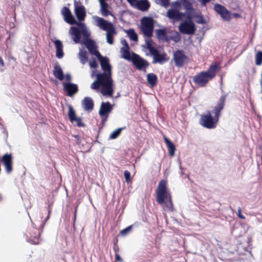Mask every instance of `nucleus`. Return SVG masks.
Segmentation results:
<instances>
[{
	"label": "nucleus",
	"instance_id": "f257e3e1",
	"mask_svg": "<svg viewBox=\"0 0 262 262\" xmlns=\"http://www.w3.org/2000/svg\"><path fill=\"white\" fill-rule=\"evenodd\" d=\"M100 62L103 73L96 75L97 79L91 85L93 90H98L105 96L112 97L115 89V84L112 78L111 66L108 59L106 57H97Z\"/></svg>",
	"mask_w": 262,
	"mask_h": 262
},
{
	"label": "nucleus",
	"instance_id": "f03ea898",
	"mask_svg": "<svg viewBox=\"0 0 262 262\" xmlns=\"http://www.w3.org/2000/svg\"><path fill=\"white\" fill-rule=\"evenodd\" d=\"M156 200L165 211H172L174 210L170 193L167 186V182L161 180L156 189Z\"/></svg>",
	"mask_w": 262,
	"mask_h": 262
},
{
	"label": "nucleus",
	"instance_id": "7ed1b4c3",
	"mask_svg": "<svg viewBox=\"0 0 262 262\" xmlns=\"http://www.w3.org/2000/svg\"><path fill=\"white\" fill-rule=\"evenodd\" d=\"M225 100V96H221L213 111V113L215 114L214 118H213L211 116L210 112H208L207 114H203L201 116L200 124L202 126L207 128H213L216 126L220 116V111L224 107Z\"/></svg>",
	"mask_w": 262,
	"mask_h": 262
},
{
	"label": "nucleus",
	"instance_id": "20e7f679",
	"mask_svg": "<svg viewBox=\"0 0 262 262\" xmlns=\"http://www.w3.org/2000/svg\"><path fill=\"white\" fill-rule=\"evenodd\" d=\"M94 24L99 29L106 32V41L110 45L114 43V36L117 32L114 24L103 18L94 15L92 16Z\"/></svg>",
	"mask_w": 262,
	"mask_h": 262
},
{
	"label": "nucleus",
	"instance_id": "39448f33",
	"mask_svg": "<svg viewBox=\"0 0 262 262\" xmlns=\"http://www.w3.org/2000/svg\"><path fill=\"white\" fill-rule=\"evenodd\" d=\"M155 43L151 39H145L144 46L148 51L149 54L153 56V63L163 64L169 60V57L165 52L158 50L155 47Z\"/></svg>",
	"mask_w": 262,
	"mask_h": 262
},
{
	"label": "nucleus",
	"instance_id": "423d86ee",
	"mask_svg": "<svg viewBox=\"0 0 262 262\" xmlns=\"http://www.w3.org/2000/svg\"><path fill=\"white\" fill-rule=\"evenodd\" d=\"M219 66L212 64L206 71L201 72L193 77L194 82L201 86H205L215 75Z\"/></svg>",
	"mask_w": 262,
	"mask_h": 262
},
{
	"label": "nucleus",
	"instance_id": "0eeeda50",
	"mask_svg": "<svg viewBox=\"0 0 262 262\" xmlns=\"http://www.w3.org/2000/svg\"><path fill=\"white\" fill-rule=\"evenodd\" d=\"M181 4L179 1L171 3V8L166 12V16L172 20L174 23L176 21L182 20L185 16V13L180 12Z\"/></svg>",
	"mask_w": 262,
	"mask_h": 262
},
{
	"label": "nucleus",
	"instance_id": "6e6552de",
	"mask_svg": "<svg viewBox=\"0 0 262 262\" xmlns=\"http://www.w3.org/2000/svg\"><path fill=\"white\" fill-rule=\"evenodd\" d=\"M154 21L152 18L147 17L142 18L141 20V30L147 39H150L152 36Z\"/></svg>",
	"mask_w": 262,
	"mask_h": 262
},
{
	"label": "nucleus",
	"instance_id": "1a4fd4ad",
	"mask_svg": "<svg viewBox=\"0 0 262 262\" xmlns=\"http://www.w3.org/2000/svg\"><path fill=\"white\" fill-rule=\"evenodd\" d=\"M188 19H191L189 16ZM179 29L180 32L185 34H192L195 31V27L194 23L191 20L185 21L180 24Z\"/></svg>",
	"mask_w": 262,
	"mask_h": 262
},
{
	"label": "nucleus",
	"instance_id": "9d476101",
	"mask_svg": "<svg viewBox=\"0 0 262 262\" xmlns=\"http://www.w3.org/2000/svg\"><path fill=\"white\" fill-rule=\"evenodd\" d=\"M173 60L177 67H182L189 61L188 57L182 50H178L173 53Z\"/></svg>",
	"mask_w": 262,
	"mask_h": 262
},
{
	"label": "nucleus",
	"instance_id": "9b49d317",
	"mask_svg": "<svg viewBox=\"0 0 262 262\" xmlns=\"http://www.w3.org/2000/svg\"><path fill=\"white\" fill-rule=\"evenodd\" d=\"M113 110V105L108 102H102L99 111V114L102 118L103 122L106 121L109 114Z\"/></svg>",
	"mask_w": 262,
	"mask_h": 262
},
{
	"label": "nucleus",
	"instance_id": "f8f14e48",
	"mask_svg": "<svg viewBox=\"0 0 262 262\" xmlns=\"http://www.w3.org/2000/svg\"><path fill=\"white\" fill-rule=\"evenodd\" d=\"M131 60L137 68L140 70L146 69L148 65L146 60L135 53H133V57Z\"/></svg>",
	"mask_w": 262,
	"mask_h": 262
},
{
	"label": "nucleus",
	"instance_id": "ddd939ff",
	"mask_svg": "<svg viewBox=\"0 0 262 262\" xmlns=\"http://www.w3.org/2000/svg\"><path fill=\"white\" fill-rule=\"evenodd\" d=\"M128 3L133 7H135L142 11L147 10L150 4L147 0H127Z\"/></svg>",
	"mask_w": 262,
	"mask_h": 262
},
{
	"label": "nucleus",
	"instance_id": "4468645a",
	"mask_svg": "<svg viewBox=\"0 0 262 262\" xmlns=\"http://www.w3.org/2000/svg\"><path fill=\"white\" fill-rule=\"evenodd\" d=\"M214 10L221 15L224 20L229 21L231 19V13L224 6L220 4H215L214 5Z\"/></svg>",
	"mask_w": 262,
	"mask_h": 262
},
{
	"label": "nucleus",
	"instance_id": "2eb2a0df",
	"mask_svg": "<svg viewBox=\"0 0 262 262\" xmlns=\"http://www.w3.org/2000/svg\"><path fill=\"white\" fill-rule=\"evenodd\" d=\"M74 13L79 22L84 20L86 16V11L83 6L75 4Z\"/></svg>",
	"mask_w": 262,
	"mask_h": 262
},
{
	"label": "nucleus",
	"instance_id": "dca6fc26",
	"mask_svg": "<svg viewBox=\"0 0 262 262\" xmlns=\"http://www.w3.org/2000/svg\"><path fill=\"white\" fill-rule=\"evenodd\" d=\"M61 14L63 16L64 20L67 23L71 25L77 24V21L74 18L70 9L67 7H64L62 8Z\"/></svg>",
	"mask_w": 262,
	"mask_h": 262
},
{
	"label": "nucleus",
	"instance_id": "f3484780",
	"mask_svg": "<svg viewBox=\"0 0 262 262\" xmlns=\"http://www.w3.org/2000/svg\"><path fill=\"white\" fill-rule=\"evenodd\" d=\"M2 162L4 164L6 170L9 173L12 170V157L11 154H5L2 158Z\"/></svg>",
	"mask_w": 262,
	"mask_h": 262
},
{
	"label": "nucleus",
	"instance_id": "a211bd4d",
	"mask_svg": "<svg viewBox=\"0 0 262 262\" xmlns=\"http://www.w3.org/2000/svg\"><path fill=\"white\" fill-rule=\"evenodd\" d=\"M84 43L92 54L95 55L97 57H100V54L97 51V47L94 41L91 39H85Z\"/></svg>",
	"mask_w": 262,
	"mask_h": 262
},
{
	"label": "nucleus",
	"instance_id": "6ab92c4d",
	"mask_svg": "<svg viewBox=\"0 0 262 262\" xmlns=\"http://www.w3.org/2000/svg\"><path fill=\"white\" fill-rule=\"evenodd\" d=\"M64 90L67 92L69 96L72 97L78 91L76 84L72 83H63Z\"/></svg>",
	"mask_w": 262,
	"mask_h": 262
},
{
	"label": "nucleus",
	"instance_id": "aec40b11",
	"mask_svg": "<svg viewBox=\"0 0 262 262\" xmlns=\"http://www.w3.org/2000/svg\"><path fill=\"white\" fill-rule=\"evenodd\" d=\"M70 35L72 36V39L75 43H78L80 40V29L76 27H71L69 32Z\"/></svg>",
	"mask_w": 262,
	"mask_h": 262
},
{
	"label": "nucleus",
	"instance_id": "412c9836",
	"mask_svg": "<svg viewBox=\"0 0 262 262\" xmlns=\"http://www.w3.org/2000/svg\"><path fill=\"white\" fill-rule=\"evenodd\" d=\"M54 42L56 49V56L58 58H61L64 55L63 52V45L62 42L58 39L52 40Z\"/></svg>",
	"mask_w": 262,
	"mask_h": 262
},
{
	"label": "nucleus",
	"instance_id": "4be33fe9",
	"mask_svg": "<svg viewBox=\"0 0 262 262\" xmlns=\"http://www.w3.org/2000/svg\"><path fill=\"white\" fill-rule=\"evenodd\" d=\"M179 2L181 4V6L183 5L188 15H190L195 11V9L193 8L192 3L189 0H181Z\"/></svg>",
	"mask_w": 262,
	"mask_h": 262
},
{
	"label": "nucleus",
	"instance_id": "5701e85b",
	"mask_svg": "<svg viewBox=\"0 0 262 262\" xmlns=\"http://www.w3.org/2000/svg\"><path fill=\"white\" fill-rule=\"evenodd\" d=\"M82 105L85 110L92 111L94 107L93 101L90 97H85L82 101Z\"/></svg>",
	"mask_w": 262,
	"mask_h": 262
},
{
	"label": "nucleus",
	"instance_id": "b1692460",
	"mask_svg": "<svg viewBox=\"0 0 262 262\" xmlns=\"http://www.w3.org/2000/svg\"><path fill=\"white\" fill-rule=\"evenodd\" d=\"M80 29V33L86 39L90 36V32L87 29L85 24L81 22H77L76 24Z\"/></svg>",
	"mask_w": 262,
	"mask_h": 262
},
{
	"label": "nucleus",
	"instance_id": "393cba45",
	"mask_svg": "<svg viewBox=\"0 0 262 262\" xmlns=\"http://www.w3.org/2000/svg\"><path fill=\"white\" fill-rule=\"evenodd\" d=\"M120 52L122 57L128 60L132 59L133 57V53H130L129 51V47H122L121 48Z\"/></svg>",
	"mask_w": 262,
	"mask_h": 262
},
{
	"label": "nucleus",
	"instance_id": "a878e982",
	"mask_svg": "<svg viewBox=\"0 0 262 262\" xmlns=\"http://www.w3.org/2000/svg\"><path fill=\"white\" fill-rule=\"evenodd\" d=\"M164 141L167 146L169 155L173 157L174 155L176 147L166 137H164Z\"/></svg>",
	"mask_w": 262,
	"mask_h": 262
},
{
	"label": "nucleus",
	"instance_id": "bb28decb",
	"mask_svg": "<svg viewBox=\"0 0 262 262\" xmlns=\"http://www.w3.org/2000/svg\"><path fill=\"white\" fill-rule=\"evenodd\" d=\"M53 72L54 76L56 78H57L60 80H62L63 79V74L62 70L60 66L56 65L54 67Z\"/></svg>",
	"mask_w": 262,
	"mask_h": 262
},
{
	"label": "nucleus",
	"instance_id": "cd10ccee",
	"mask_svg": "<svg viewBox=\"0 0 262 262\" xmlns=\"http://www.w3.org/2000/svg\"><path fill=\"white\" fill-rule=\"evenodd\" d=\"M100 11L103 16H107L108 15H112L111 11L108 10L109 5L107 3L100 4Z\"/></svg>",
	"mask_w": 262,
	"mask_h": 262
},
{
	"label": "nucleus",
	"instance_id": "c85d7f7f",
	"mask_svg": "<svg viewBox=\"0 0 262 262\" xmlns=\"http://www.w3.org/2000/svg\"><path fill=\"white\" fill-rule=\"evenodd\" d=\"M147 80L149 84L153 86L157 83V77L155 74L153 73H150L147 75Z\"/></svg>",
	"mask_w": 262,
	"mask_h": 262
},
{
	"label": "nucleus",
	"instance_id": "c756f323",
	"mask_svg": "<svg viewBox=\"0 0 262 262\" xmlns=\"http://www.w3.org/2000/svg\"><path fill=\"white\" fill-rule=\"evenodd\" d=\"M156 34L158 38L160 40H165L167 39L166 30L159 29L156 30Z\"/></svg>",
	"mask_w": 262,
	"mask_h": 262
},
{
	"label": "nucleus",
	"instance_id": "7c9ffc66",
	"mask_svg": "<svg viewBox=\"0 0 262 262\" xmlns=\"http://www.w3.org/2000/svg\"><path fill=\"white\" fill-rule=\"evenodd\" d=\"M126 33L131 40L135 41L138 40V35L133 29L128 30Z\"/></svg>",
	"mask_w": 262,
	"mask_h": 262
},
{
	"label": "nucleus",
	"instance_id": "2f4dec72",
	"mask_svg": "<svg viewBox=\"0 0 262 262\" xmlns=\"http://www.w3.org/2000/svg\"><path fill=\"white\" fill-rule=\"evenodd\" d=\"M87 53L86 51H83L82 50H80L79 53V58L81 62L84 64L87 61V57H86Z\"/></svg>",
	"mask_w": 262,
	"mask_h": 262
},
{
	"label": "nucleus",
	"instance_id": "473e14b6",
	"mask_svg": "<svg viewBox=\"0 0 262 262\" xmlns=\"http://www.w3.org/2000/svg\"><path fill=\"white\" fill-rule=\"evenodd\" d=\"M68 116L70 121L74 122V120L77 118L75 115V112L71 106H69Z\"/></svg>",
	"mask_w": 262,
	"mask_h": 262
},
{
	"label": "nucleus",
	"instance_id": "72a5a7b5",
	"mask_svg": "<svg viewBox=\"0 0 262 262\" xmlns=\"http://www.w3.org/2000/svg\"><path fill=\"white\" fill-rule=\"evenodd\" d=\"M193 17L197 18L196 20V22L197 23L200 24H204L206 23V21L201 13H196L195 15L193 16Z\"/></svg>",
	"mask_w": 262,
	"mask_h": 262
},
{
	"label": "nucleus",
	"instance_id": "f704fd0d",
	"mask_svg": "<svg viewBox=\"0 0 262 262\" xmlns=\"http://www.w3.org/2000/svg\"><path fill=\"white\" fill-rule=\"evenodd\" d=\"M255 64L260 66L262 64V52L258 51L255 55Z\"/></svg>",
	"mask_w": 262,
	"mask_h": 262
},
{
	"label": "nucleus",
	"instance_id": "c9c22d12",
	"mask_svg": "<svg viewBox=\"0 0 262 262\" xmlns=\"http://www.w3.org/2000/svg\"><path fill=\"white\" fill-rule=\"evenodd\" d=\"M122 129L118 128L114 130L110 136V139H116L121 133Z\"/></svg>",
	"mask_w": 262,
	"mask_h": 262
},
{
	"label": "nucleus",
	"instance_id": "e433bc0d",
	"mask_svg": "<svg viewBox=\"0 0 262 262\" xmlns=\"http://www.w3.org/2000/svg\"><path fill=\"white\" fill-rule=\"evenodd\" d=\"M156 1L157 3L164 7H167L169 4V0H156Z\"/></svg>",
	"mask_w": 262,
	"mask_h": 262
},
{
	"label": "nucleus",
	"instance_id": "4c0bfd02",
	"mask_svg": "<svg viewBox=\"0 0 262 262\" xmlns=\"http://www.w3.org/2000/svg\"><path fill=\"white\" fill-rule=\"evenodd\" d=\"M28 241L32 244H38L39 243V239L38 236H32V238L28 239Z\"/></svg>",
	"mask_w": 262,
	"mask_h": 262
},
{
	"label": "nucleus",
	"instance_id": "58836bf2",
	"mask_svg": "<svg viewBox=\"0 0 262 262\" xmlns=\"http://www.w3.org/2000/svg\"><path fill=\"white\" fill-rule=\"evenodd\" d=\"M132 226H128V227L123 229L120 231V234L122 236H124L128 233L132 229Z\"/></svg>",
	"mask_w": 262,
	"mask_h": 262
},
{
	"label": "nucleus",
	"instance_id": "ea45409f",
	"mask_svg": "<svg viewBox=\"0 0 262 262\" xmlns=\"http://www.w3.org/2000/svg\"><path fill=\"white\" fill-rule=\"evenodd\" d=\"M124 176L125 179L126 180V182L127 183H128L130 182V173L129 171L127 170H125L124 172Z\"/></svg>",
	"mask_w": 262,
	"mask_h": 262
},
{
	"label": "nucleus",
	"instance_id": "a19ab883",
	"mask_svg": "<svg viewBox=\"0 0 262 262\" xmlns=\"http://www.w3.org/2000/svg\"><path fill=\"white\" fill-rule=\"evenodd\" d=\"M74 122H75L78 126L81 127L84 126V124L82 122L80 118H76L74 120Z\"/></svg>",
	"mask_w": 262,
	"mask_h": 262
},
{
	"label": "nucleus",
	"instance_id": "79ce46f5",
	"mask_svg": "<svg viewBox=\"0 0 262 262\" xmlns=\"http://www.w3.org/2000/svg\"><path fill=\"white\" fill-rule=\"evenodd\" d=\"M89 65L91 68L96 69L98 67V64L95 59L90 61Z\"/></svg>",
	"mask_w": 262,
	"mask_h": 262
},
{
	"label": "nucleus",
	"instance_id": "37998d69",
	"mask_svg": "<svg viewBox=\"0 0 262 262\" xmlns=\"http://www.w3.org/2000/svg\"><path fill=\"white\" fill-rule=\"evenodd\" d=\"M172 39L175 41V42H178L181 39V37L180 34L176 32L175 34V35L173 36V37L172 38Z\"/></svg>",
	"mask_w": 262,
	"mask_h": 262
},
{
	"label": "nucleus",
	"instance_id": "c03bdc74",
	"mask_svg": "<svg viewBox=\"0 0 262 262\" xmlns=\"http://www.w3.org/2000/svg\"><path fill=\"white\" fill-rule=\"evenodd\" d=\"M237 211H238L237 216L242 219H245V217L242 214V210L240 207H239L238 208Z\"/></svg>",
	"mask_w": 262,
	"mask_h": 262
},
{
	"label": "nucleus",
	"instance_id": "a18cd8bd",
	"mask_svg": "<svg viewBox=\"0 0 262 262\" xmlns=\"http://www.w3.org/2000/svg\"><path fill=\"white\" fill-rule=\"evenodd\" d=\"M121 42L123 46V47H129L125 39H121Z\"/></svg>",
	"mask_w": 262,
	"mask_h": 262
},
{
	"label": "nucleus",
	"instance_id": "49530a36",
	"mask_svg": "<svg viewBox=\"0 0 262 262\" xmlns=\"http://www.w3.org/2000/svg\"><path fill=\"white\" fill-rule=\"evenodd\" d=\"M115 259H116V260H117V261H119L120 262L122 261V259L121 258V257L119 256V255L118 254H116Z\"/></svg>",
	"mask_w": 262,
	"mask_h": 262
},
{
	"label": "nucleus",
	"instance_id": "de8ad7c7",
	"mask_svg": "<svg viewBox=\"0 0 262 262\" xmlns=\"http://www.w3.org/2000/svg\"><path fill=\"white\" fill-rule=\"evenodd\" d=\"M66 80L70 81L71 80V76L69 74H67L65 76Z\"/></svg>",
	"mask_w": 262,
	"mask_h": 262
},
{
	"label": "nucleus",
	"instance_id": "09e8293b",
	"mask_svg": "<svg viewBox=\"0 0 262 262\" xmlns=\"http://www.w3.org/2000/svg\"><path fill=\"white\" fill-rule=\"evenodd\" d=\"M0 64L2 66H4V62L2 58L0 57Z\"/></svg>",
	"mask_w": 262,
	"mask_h": 262
},
{
	"label": "nucleus",
	"instance_id": "8fccbe9b",
	"mask_svg": "<svg viewBox=\"0 0 262 262\" xmlns=\"http://www.w3.org/2000/svg\"><path fill=\"white\" fill-rule=\"evenodd\" d=\"M99 4H102L104 3H106V0H98Z\"/></svg>",
	"mask_w": 262,
	"mask_h": 262
},
{
	"label": "nucleus",
	"instance_id": "3c124183",
	"mask_svg": "<svg viewBox=\"0 0 262 262\" xmlns=\"http://www.w3.org/2000/svg\"><path fill=\"white\" fill-rule=\"evenodd\" d=\"M233 16L235 17H237L239 16V14L237 13H235L233 14Z\"/></svg>",
	"mask_w": 262,
	"mask_h": 262
},
{
	"label": "nucleus",
	"instance_id": "603ef678",
	"mask_svg": "<svg viewBox=\"0 0 262 262\" xmlns=\"http://www.w3.org/2000/svg\"><path fill=\"white\" fill-rule=\"evenodd\" d=\"M95 74V72L93 70L92 71V74H91V76L92 77H93Z\"/></svg>",
	"mask_w": 262,
	"mask_h": 262
},
{
	"label": "nucleus",
	"instance_id": "864d4df0",
	"mask_svg": "<svg viewBox=\"0 0 262 262\" xmlns=\"http://www.w3.org/2000/svg\"><path fill=\"white\" fill-rule=\"evenodd\" d=\"M260 82H262V73H261V80Z\"/></svg>",
	"mask_w": 262,
	"mask_h": 262
}]
</instances>
